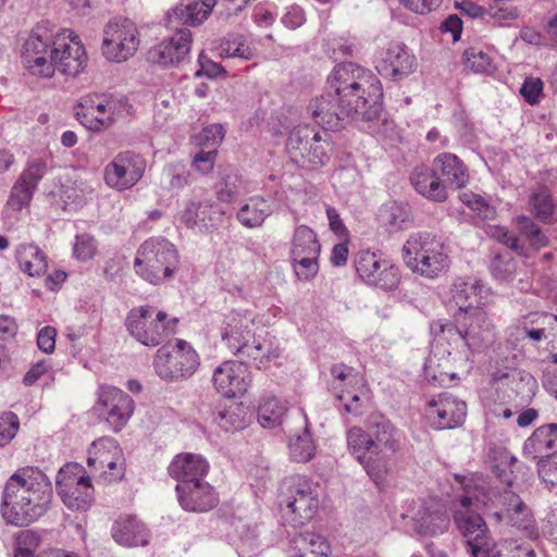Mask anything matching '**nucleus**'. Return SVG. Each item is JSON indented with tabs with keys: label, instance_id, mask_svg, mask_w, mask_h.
<instances>
[{
	"label": "nucleus",
	"instance_id": "50",
	"mask_svg": "<svg viewBox=\"0 0 557 557\" xmlns=\"http://www.w3.org/2000/svg\"><path fill=\"white\" fill-rule=\"evenodd\" d=\"M48 161L49 159L46 157L29 158L18 178L37 190L40 181L48 172Z\"/></svg>",
	"mask_w": 557,
	"mask_h": 557
},
{
	"label": "nucleus",
	"instance_id": "63",
	"mask_svg": "<svg viewBox=\"0 0 557 557\" xmlns=\"http://www.w3.org/2000/svg\"><path fill=\"white\" fill-rule=\"evenodd\" d=\"M225 135L224 127L221 124H211L206 126L200 133V144L209 149H215L222 143Z\"/></svg>",
	"mask_w": 557,
	"mask_h": 557
},
{
	"label": "nucleus",
	"instance_id": "16",
	"mask_svg": "<svg viewBox=\"0 0 557 557\" xmlns=\"http://www.w3.org/2000/svg\"><path fill=\"white\" fill-rule=\"evenodd\" d=\"M284 516L294 527L302 525L311 520L319 507V498L312 484L302 476L289 479Z\"/></svg>",
	"mask_w": 557,
	"mask_h": 557
},
{
	"label": "nucleus",
	"instance_id": "18",
	"mask_svg": "<svg viewBox=\"0 0 557 557\" xmlns=\"http://www.w3.org/2000/svg\"><path fill=\"white\" fill-rule=\"evenodd\" d=\"M470 497L460 499L461 508L454 513V521L457 529L466 539L473 557H496L488 550L487 527L483 518L469 509Z\"/></svg>",
	"mask_w": 557,
	"mask_h": 557
},
{
	"label": "nucleus",
	"instance_id": "42",
	"mask_svg": "<svg viewBox=\"0 0 557 557\" xmlns=\"http://www.w3.org/2000/svg\"><path fill=\"white\" fill-rule=\"evenodd\" d=\"M246 408L236 403L220 409L214 413V422L225 432L243 430L247 425Z\"/></svg>",
	"mask_w": 557,
	"mask_h": 557
},
{
	"label": "nucleus",
	"instance_id": "55",
	"mask_svg": "<svg viewBox=\"0 0 557 557\" xmlns=\"http://www.w3.org/2000/svg\"><path fill=\"white\" fill-rule=\"evenodd\" d=\"M537 471L541 480L549 490L557 486V453L547 454L545 459L539 460Z\"/></svg>",
	"mask_w": 557,
	"mask_h": 557
},
{
	"label": "nucleus",
	"instance_id": "49",
	"mask_svg": "<svg viewBox=\"0 0 557 557\" xmlns=\"http://www.w3.org/2000/svg\"><path fill=\"white\" fill-rule=\"evenodd\" d=\"M190 172L182 163L169 164L162 171V184L169 190H180L190 184Z\"/></svg>",
	"mask_w": 557,
	"mask_h": 557
},
{
	"label": "nucleus",
	"instance_id": "1",
	"mask_svg": "<svg viewBox=\"0 0 557 557\" xmlns=\"http://www.w3.org/2000/svg\"><path fill=\"white\" fill-rule=\"evenodd\" d=\"M21 58L34 75L51 77L54 71L77 76L87 64L85 48L71 29H61L50 22L38 23L25 39Z\"/></svg>",
	"mask_w": 557,
	"mask_h": 557
},
{
	"label": "nucleus",
	"instance_id": "62",
	"mask_svg": "<svg viewBox=\"0 0 557 557\" xmlns=\"http://www.w3.org/2000/svg\"><path fill=\"white\" fill-rule=\"evenodd\" d=\"M486 17L494 20L499 25L506 24L518 17V10L509 5H500L498 3H490L487 8Z\"/></svg>",
	"mask_w": 557,
	"mask_h": 557
},
{
	"label": "nucleus",
	"instance_id": "5",
	"mask_svg": "<svg viewBox=\"0 0 557 557\" xmlns=\"http://www.w3.org/2000/svg\"><path fill=\"white\" fill-rule=\"evenodd\" d=\"M215 0L180 3L168 12L165 25L175 34L153 46L147 53L150 63L161 66L177 65L189 54L191 33L188 27L200 25L208 18Z\"/></svg>",
	"mask_w": 557,
	"mask_h": 557
},
{
	"label": "nucleus",
	"instance_id": "40",
	"mask_svg": "<svg viewBox=\"0 0 557 557\" xmlns=\"http://www.w3.org/2000/svg\"><path fill=\"white\" fill-rule=\"evenodd\" d=\"M320 253L321 245L313 230L307 225L297 226L292 239L290 257L320 256Z\"/></svg>",
	"mask_w": 557,
	"mask_h": 557
},
{
	"label": "nucleus",
	"instance_id": "19",
	"mask_svg": "<svg viewBox=\"0 0 557 557\" xmlns=\"http://www.w3.org/2000/svg\"><path fill=\"white\" fill-rule=\"evenodd\" d=\"M356 271L366 284L384 290L395 289L400 280L397 267L381 255L369 250L358 253Z\"/></svg>",
	"mask_w": 557,
	"mask_h": 557
},
{
	"label": "nucleus",
	"instance_id": "61",
	"mask_svg": "<svg viewBox=\"0 0 557 557\" xmlns=\"http://www.w3.org/2000/svg\"><path fill=\"white\" fill-rule=\"evenodd\" d=\"M97 250L96 240L89 234H81L75 238L73 253L76 259L87 261L91 259Z\"/></svg>",
	"mask_w": 557,
	"mask_h": 557
},
{
	"label": "nucleus",
	"instance_id": "15",
	"mask_svg": "<svg viewBox=\"0 0 557 557\" xmlns=\"http://www.w3.org/2000/svg\"><path fill=\"white\" fill-rule=\"evenodd\" d=\"M138 46V30L129 18L114 17L104 26L101 49L109 61H126L134 55Z\"/></svg>",
	"mask_w": 557,
	"mask_h": 557
},
{
	"label": "nucleus",
	"instance_id": "35",
	"mask_svg": "<svg viewBox=\"0 0 557 557\" xmlns=\"http://www.w3.org/2000/svg\"><path fill=\"white\" fill-rule=\"evenodd\" d=\"M273 212L274 207L272 201L262 196H253L239 207L236 219L247 228H257L260 227Z\"/></svg>",
	"mask_w": 557,
	"mask_h": 557
},
{
	"label": "nucleus",
	"instance_id": "25",
	"mask_svg": "<svg viewBox=\"0 0 557 557\" xmlns=\"http://www.w3.org/2000/svg\"><path fill=\"white\" fill-rule=\"evenodd\" d=\"M176 493L181 506L187 511H208L218 504L213 487L203 480L177 483Z\"/></svg>",
	"mask_w": 557,
	"mask_h": 557
},
{
	"label": "nucleus",
	"instance_id": "27",
	"mask_svg": "<svg viewBox=\"0 0 557 557\" xmlns=\"http://www.w3.org/2000/svg\"><path fill=\"white\" fill-rule=\"evenodd\" d=\"M410 183L419 195L431 201L444 202L448 198V193L433 162L431 165H417L410 174Z\"/></svg>",
	"mask_w": 557,
	"mask_h": 557
},
{
	"label": "nucleus",
	"instance_id": "29",
	"mask_svg": "<svg viewBox=\"0 0 557 557\" xmlns=\"http://www.w3.org/2000/svg\"><path fill=\"white\" fill-rule=\"evenodd\" d=\"M101 95L84 97L76 107L77 121L91 132H100L112 125V119L107 116L106 106Z\"/></svg>",
	"mask_w": 557,
	"mask_h": 557
},
{
	"label": "nucleus",
	"instance_id": "52",
	"mask_svg": "<svg viewBox=\"0 0 557 557\" xmlns=\"http://www.w3.org/2000/svg\"><path fill=\"white\" fill-rule=\"evenodd\" d=\"M320 256L290 257L292 264L296 276L301 281H310L319 271Z\"/></svg>",
	"mask_w": 557,
	"mask_h": 557
},
{
	"label": "nucleus",
	"instance_id": "39",
	"mask_svg": "<svg viewBox=\"0 0 557 557\" xmlns=\"http://www.w3.org/2000/svg\"><path fill=\"white\" fill-rule=\"evenodd\" d=\"M16 258L21 271L29 276H39L47 270V260L44 252L35 245H20Z\"/></svg>",
	"mask_w": 557,
	"mask_h": 557
},
{
	"label": "nucleus",
	"instance_id": "64",
	"mask_svg": "<svg viewBox=\"0 0 557 557\" xmlns=\"http://www.w3.org/2000/svg\"><path fill=\"white\" fill-rule=\"evenodd\" d=\"M281 22L289 29H297L306 22L305 10L298 4L289 5L285 9V13L282 15Z\"/></svg>",
	"mask_w": 557,
	"mask_h": 557
},
{
	"label": "nucleus",
	"instance_id": "22",
	"mask_svg": "<svg viewBox=\"0 0 557 557\" xmlns=\"http://www.w3.org/2000/svg\"><path fill=\"white\" fill-rule=\"evenodd\" d=\"M450 295L451 302L457 307L455 313L471 314L473 311L483 310L490 288L478 277H457L451 284Z\"/></svg>",
	"mask_w": 557,
	"mask_h": 557
},
{
	"label": "nucleus",
	"instance_id": "7",
	"mask_svg": "<svg viewBox=\"0 0 557 557\" xmlns=\"http://www.w3.org/2000/svg\"><path fill=\"white\" fill-rule=\"evenodd\" d=\"M178 265L175 246L163 237H150L137 250L134 261L136 273L145 281L158 285L172 277Z\"/></svg>",
	"mask_w": 557,
	"mask_h": 557
},
{
	"label": "nucleus",
	"instance_id": "3",
	"mask_svg": "<svg viewBox=\"0 0 557 557\" xmlns=\"http://www.w3.org/2000/svg\"><path fill=\"white\" fill-rule=\"evenodd\" d=\"M351 455L363 467L367 474L381 487L391 471V459L400 449V434L381 414L368 419V432L351 428L346 434Z\"/></svg>",
	"mask_w": 557,
	"mask_h": 557
},
{
	"label": "nucleus",
	"instance_id": "46",
	"mask_svg": "<svg viewBox=\"0 0 557 557\" xmlns=\"http://www.w3.org/2000/svg\"><path fill=\"white\" fill-rule=\"evenodd\" d=\"M242 178L233 169L224 170L215 185L216 197L222 202H232L242 193Z\"/></svg>",
	"mask_w": 557,
	"mask_h": 557
},
{
	"label": "nucleus",
	"instance_id": "23",
	"mask_svg": "<svg viewBox=\"0 0 557 557\" xmlns=\"http://www.w3.org/2000/svg\"><path fill=\"white\" fill-rule=\"evenodd\" d=\"M224 211L211 199L193 198L178 212V220L187 228H215L222 223Z\"/></svg>",
	"mask_w": 557,
	"mask_h": 557
},
{
	"label": "nucleus",
	"instance_id": "11",
	"mask_svg": "<svg viewBox=\"0 0 557 557\" xmlns=\"http://www.w3.org/2000/svg\"><path fill=\"white\" fill-rule=\"evenodd\" d=\"M152 364L161 380L174 383L190 379L200 366V358L188 342L177 339L175 345L161 346Z\"/></svg>",
	"mask_w": 557,
	"mask_h": 557
},
{
	"label": "nucleus",
	"instance_id": "53",
	"mask_svg": "<svg viewBox=\"0 0 557 557\" xmlns=\"http://www.w3.org/2000/svg\"><path fill=\"white\" fill-rule=\"evenodd\" d=\"M516 261L510 255H498L492 261L491 272L493 276L500 281H510L516 273Z\"/></svg>",
	"mask_w": 557,
	"mask_h": 557
},
{
	"label": "nucleus",
	"instance_id": "38",
	"mask_svg": "<svg viewBox=\"0 0 557 557\" xmlns=\"http://www.w3.org/2000/svg\"><path fill=\"white\" fill-rule=\"evenodd\" d=\"M252 343L246 341L240 350H236L235 355L240 356L245 361L255 363L258 369L267 367V363L272 359L278 357L276 349H272V345L265 339L255 337L252 335Z\"/></svg>",
	"mask_w": 557,
	"mask_h": 557
},
{
	"label": "nucleus",
	"instance_id": "37",
	"mask_svg": "<svg viewBox=\"0 0 557 557\" xmlns=\"http://www.w3.org/2000/svg\"><path fill=\"white\" fill-rule=\"evenodd\" d=\"M495 382L508 381L511 385L512 392L519 397L522 401H530L536 391H537V382L535 377L523 370H511L509 372L498 371L494 374Z\"/></svg>",
	"mask_w": 557,
	"mask_h": 557
},
{
	"label": "nucleus",
	"instance_id": "54",
	"mask_svg": "<svg viewBox=\"0 0 557 557\" xmlns=\"http://www.w3.org/2000/svg\"><path fill=\"white\" fill-rule=\"evenodd\" d=\"M460 200L471 210L478 212L482 219H494L495 209L481 195L466 191L460 195Z\"/></svg>",
	"mask_w": 557,
	"mask_h": 557
},
{
	"label": "nucleus",
	"instance_id": "30",
	"mask_svg": "<svg viewBox=\"0 0 557 557\" xmlns=\"http://www.w3.org/2000/svg\"><path fill=\"white\" fill-rule=\"evenodd\" d=\"M413 528L422 536H437L445 533L450 519L444 507L430 504L421 507L413 517Z\"/></svg>",
	"mask_w": 557,
	"mask_h": 557
},
{
	"label": "nucleus",
	"instance_id": "31",
	"mask_svg": "<svg viewBox=\"0 0 557 557\" xmlns=\"http://www.w3.org/2000/svg\"><path fill=\"white\" fill-rule=\"evenodd\" d=\"M208 470V461L201 455L193 453L176 455L169 466L170 475L178 483L201 481Z\"/></svg>",
	"mask_w": 557,
	"mask_h": 557
},
{
	"label": "nucleus",
	"instance_id": "34",
	"mask_svg": "<svg viewBox=\"0 0 557 557\" xmlns=\"http://www.w3.org/2000/svg\"><path fill=\"white\" fill-rule=\"evenodd\" d=\"M330 552V545L321 534L306 531L290 537L287 557H327Z\"/></svg>",
	"mask_w": 557,
	"mask_h": 557
},
{
	"label": "nucleus",
	"instance_id": "2",
	"mask_svg": "<svg viewBox=\"0 0 557 557\" xmlns=\"http://www.w3.org/2000/svg\"><path fill=\"white\" fill-rule=\"evenodd\" d=\"M52 485L37 467H23L7 481L2 493L1 515L7 523L26 527L48 511L52 499Z\"/></svg>",
	"mask_w": 557,
	"mask_h": 557
},
{
	"label": "nucleus",
	"instance_id": "48",
	"mask_svg": "<svg viewBox=\"0 0 557 557\" xmlns=\"http://www.w3.org/2000/svg\"><path fill=\"white\" fill-rule=\"evenodd\" d=\"M219 55L222 58L251 60L255 57V49L246 44L243 36L232 35L222 40L219 48Z\"/></svg>",
	"mask_w": 557,
	"mask_h": 557
},
{
	"label": "nucleus",
	"instance_id": "9",
	"mask_svg": "<svg viewBox=\"0 0 557 557\" xmlns=\"http://www.w3.org/2000/svg\"><path fill=\"white\" fill-rule=\"evenodd\" d=\"M177 319H168L164 311L152 306L133 308L126 317V329L140 344L156 347L175 333Z\"/></svg>",
	"mask_w": 557,
	"mask_h": 557
},
{
	"label": "nucleus",
	"instance_id": "60",
	"mask_svg": "<svg viewBox=\"0 0 557 557\" xmlns=\"http://www.w3.org/2000/svg\"><path fill=\"white\" fill-rule=\"evenodd\" d=\"M20 428L18 417L8 411L0 416V447L8 445L16 435Z\"/></svg>",
	"mask_w": 557,
	"mask_h": 557
},
{
	"label": "nucleus",
	"instance_id": "56",
	"mask_svg": "<svg viewBox=\"0 0 557 557\" xmlns=\"http://www.w3.org/2000/svg\"><path fill=\"white\" fill-rule=\"evenodd\" d=\"M465 65L475 73H486L491 66L487 53L476 48H469L463 53Z\"/></svg>",
	"mask_w": 557,
	"mask_h": 557
},
{
	"label": "nucleus",
	"instance_id": "32",
	"mask_svg": "<svg viewBox=\"0 0 557 557\" xmlns=\"http://www.w3.org/2000/svg\"><path fill=\"white\" fill-rule=\"evenodd\" d=\"M432 162L447 191L462 188L468 184V168L456 154L443 152L437 154Z\"/></svg>",
	"mask_w": 557,
	"mask_h": 557
},
{
	"label": "nucleus",
	"instance_id": "45",
	"mask_svg": "<svg viewBox=\"0 0 557 557\" xmlns=\"http://www.w3.org/2000/svg\"><path fill=\"white\" fill-rule=\"evenodd\" d=\"M288 447L290 458L294 461L307 462L313 458L315 444L307 425L301 434H295L290 437Z\"/></svg>",
	"mask_w": 557,
	"mask_h": 557
},
{
	"label": "nucleus",
	"instance_id": "51",
	"mask_svg": "<svg viewBox=\"0 0 557 557\" xmlns=\"http://www.w3.org/2000/svg\"><path fill=\"white\" fill-rule=\"evenodd\" d=\"M35 191V188H32L28 184L17 178L12 186L7 206L14 211H21L23 208L29 206Z\"/></svg>",
	"mask_w": 557,
	"mask_h": 557
},
{
	"label": "nucleus",
	"instance_id": "14",
	"mask_svg": "<svg viewBox=\"0 0 557 557\" xmlns=\"http://www.w3.org/2000/svg\"><path fill=\"white\" fill-rule=\"evenodd\" d=\"M57 492L71 510L86 511L94 502V487L83 466L72 462L62 467L57 475Z\"/></svg>",
	"mask_w": 557,
	"mask_h": 557
},
{
	"label": "nucleus",
	"instance_id": "44",
	"mask_svg": "<svg viewBox=\"0 0 557 557\" xmlns=\"http://www.w3.org/2000/svg\"><path fill=\"white\" fill-rule=\"evenodd\" d=\"M379 219L391 231L400 230L410 219L409 208L406 203L391 201L380 208Z\"/></svg>",
	"mask_w": 557,
	"mask_h": 557
},
{
	"label": "nucleus",
	"instance_id": "10",
	"mask_svg": "<svg viewBox=\"0 0 557 557\" xmlns=\"http://www.w3.org/2000/svg\"><path fill=\"white\" fill-rule=\"evenodd\" d=\"M456 324H441V332L450 335L458 346L467 348L472 354L480 352L494 343L493 325L484 310L471 314L455 313Z\"/></svg>",
	"mask_w": 557,
	"mask_h": 557
},
{
	"label": "nucleus",
	"instance_id": "21",
	"mask_svg": "<svg viewBox=\"0 0 557 557\" xmlns=\"http://www.w3.org/2000/svg\"><path fill=\"white\" fill-rule=\"evenodd\" d=\"M98 407L112 431L119 432L134 412V400L122 389L107 385L99 389Z\"/></svg>",
	"mask_w": 557,
	"mask_h": 557
},
{
	"label": "nucleus",
	"instance_id": "4",
	"mask_svg": "<svg viewBox=\"0 0 557 557\" xmlns=\"http://www.w3.org/2000/svg\"><path fill=\"white\" fill-rule=\"evenodd\" d=\"M327 84L342 103L357 107L366 121L381 120L383 88L373 72L352 62L342 63L331 72Z\"/></svg>",
	"mask_w": 557,
	"mask_h": 557
},
{
	"label": "nucleus",
	"instance_id": "36",
	"mask_svg": "<svg viewBox=\"0 0 557 557\" xmlns=\"http://www.w3.org/2000/svg\"><path fill=\"white\" fill-rule=\"evenodd\" d=\"M557 423L539 426L524 442L523 453L532 459H545L549 450L556 447Z\"/></svg>",
	"mask_w": 557,
	"mask_h": 557
},
{
	"label": "nucleus",
	"instance_id": "24",
	"mask_svg": "<svg viewBox=\"0 0 557 557\" xmlns=\"http://www.w3.org/2000/svg\"><path fill=\"white\" fill-rule=\"evenodd\" d=\"M212 381L218 392L228 398L245 394L251 382L247 364L234 360L220 364L213 372Z\"/></svg>",
	"mask_w": 557,
	"mask_h": 557
},
{
	"label": "nucleus",
	"instance_id": "28",
	"mask_svg": "<svg viewBox=\"0 0 557 557\" xmlns=\"http://www.w3.org/2000/svg\"><path fill=\"white\" fill-rule=\"evenodd\" d=\"M416 65L414 55L404 44L391 45L376 66L381 75L397 79L409 75Z\"/></svg>",
	"mask_w": 557,
	"mask_h": 557
},
{
	"label": "nucleus",
	"instance_id": "8",
	"mask_svg": "<svg viewBox=\"0 0 557 557\" xmlns=\"http://www.w3.org/2000/svg\"><path fill=\"white\" fill-rule=\"evenodd\" d=\"M286 151L301 168L317 169L326 164L332 151L331 137L304 124L294 127L286 140Z\"/></svg>",
	"mask_w": 557,
	"mask_h": 557
},
{
	"label": "nucleus",
	"instance_id": "13",
	"mask_svg": "<svg viewBox=\"0 0 557 557\" xmlns=\"http://www.w3.org/2000/svg\"><path fill=\"white\" fill-rule=\"evenodd\" d=\"M472 352L462 346H458L450 338V335H440L432 346L431 356L428 359L425 369H437L434 379L442 382L445 379L455 380L460 373H467L472 368Z\"/></svg>",
	"mask_w": 557,
	"mask_h": 557
},
{
	"label": "nucleus",
	"instance_id": "58",
	"mask_svg": "<svg viewBox=\"0 0 557 557\" xmlns=\"http://www.w3.org/2000/svg\"><path fill=\"white\" fill-rule=\"evenodd\" d=\"M490 235L495 238L497 242L507 246L511 250L518 252L521 256L527 255V249L524 244L512 233H510L506 227L495 225L490 230Z\"/></svg>",
	"mask_w": 557,
	"mask_h": 557
},
{
	"label": "nucleus",
	"instance_id": "17",
	"mask_svg": "<svg viewBox=\"0 0 557 557\" xmlns=\"http://www.w3.org/2000/svg\"><path fill=\"white\" fill-rule=\"evenodd\" d=\"M146 171L145 158L132 150L121 151L103 169L106 185L117 191L133 188Z\"/></svg>",
	"mask_w": 557,
	"mask_h": 557
},
{
	"label": "nucleus",
	"instance_id": "33",
	"mask_svg": "<svg viewBox=\"0 0 557 557\" xmlns=\"http://www.w3.org/2000/svg\"><path fill=\"white\" fill-rule=\"evenodd\" d=\"M113 540L121 546L136 547L149 543V532L146 525L132 516L120 517L111 528Z\"/></svg>",
	"mask_w": 557,
	"mask_h": 557
},
{
	"label": "nucleus",
	"instance_id": "12",
	"mask_svg": "<svg viewBox=\"0 0 557 557\" xmlns=\"http://www.w3.org/2000/svg\"><path fill=\"white\" fill-rule=\"evenodd\" d=\"M307 109L311 119L325 131H339L350 122L362 129L373 131V121H366L357 107L342 103L332 92L312 99Z\"/></svg>",
	"mask_w": 557,
	"mask_h": 557
},
{
	"label": "nucleus",
	"instance_id": "6",
	"mask_svg": "<svg viewBox=\"0 0 557 557\" xmlns=\"http://www.w3.org/2000/svg\"><path fill=\"white\" fill-rule=\"evenodd\" d=\"M401 256L408 269L426 278L437 277L449 267L444 243L429 232L410 234L403 245Z\"/></svg>",
	"mask_w": 557,
	"mask_h": 557
},
{
	"label": "nucleus",
	"instance_id": "57",
	"mask_svg": "<svg viewBox=\"0 0 557 557\" xmlns=\"http://www.w3.org/2000/svg\"><path fill=\"white\" fill-rule=\"evenodd\" d=\"M490 235L495 238L497 242L507 246L511 250L518 252L521 256L527 255V249L524 244L512 233H510L506 227L495 225L490 230Z\"/></svg>",
	"mask_w": 557,
	"mask_h": 557
},
{
	"label": "nucleus",
	"instance_id": "47",
	"mask_svg": "<svg viewBox=\"0 0 557 557\" xmlns=\"http://www.w3.org/2000/svg\"><path fill=\"white\" fill-rule=\"evenodd\" d=\"M516 224L520 235L529 242L532 248L540 250L548 246V237L531 218L518 215L516 218Z\"/></svg>",
	"mask_w": 557,
	"mask_h": 557
},
{
	"label": "nucleus",
	"instance_id": "20",
	"mask_svg": "<svg viewBox=\"0 0 557 557\" xmlns=\"http://www.w3.org/2000/svg\"><path fill=\"white\" fill-rule=\"evenodd\" d=\"M424 412L434 429H455L463 423L467 405L451 394L441 393L428 401Z\"/></svg>",
	"mask_w": 557,
	"mask_h": 557
},
{
	"label": "nucleus",
	"instance_id": "43",
	"mask_svg": "<svg viewBox=\"0 0 557 557\" xmlns=\"http://www.w3.org/2000/svg\"><path fill=\"white\" fill-rule=\"evenodd\" d=\"M532 214L542 223L549 224L553 221L555 203L549 190L540 186L532 190L529 198Z\"/></svg>",
	"mask_w": 557,
	"mask_h": 557
},
{
	"label": "nucleus",
	"instance_id": "59",
	"mask_svg": "<svg viewBox=\"0 0 557 557\" xmlns=\"http://www.w3.org/2000/svg\"><path fill=\"white\" fill-rule=\"evenodd\" d=\"M490 235L495 238L497 242L507 246L511 250L518 252L521 256L527 255V249L524 244L512 233H510L506 227L495 225L490 230Z\"/></svg>",
	"mask_w": 557,
	"mask_h": 557
},
{
	"label": "nucleus",
	"instance_id": "41",
	"mask_svg": "<svg viewBox=\"0 0 557 557\" xmlns=\"http://www.w3.org/2000/svg\"><path fill=\"white\" fill-rule=\"evenodd\" d=\"M286 411V404L277 397H264L258 407V421L263 428H276L282 424Z\"/></svg>",
	"mask_w": 557,
	"mask_h": 557
},
{
	"label": "nucleus",
	"instance_id": "26",
	"mask_svg": "<svg viewBox=\"0 0 557 557\" xmlns=\"http://www.w3.org/2000/svg\"><path fill=\"white\" fill-rule=\"evenodd\" d=\"M253 324L255 315L251 312L232 311L223 319L221 338L233 352H236L252 337Z\"/></svg>",
	"mask_w": 557,
	"mask_h": 557
}]
</instances>
